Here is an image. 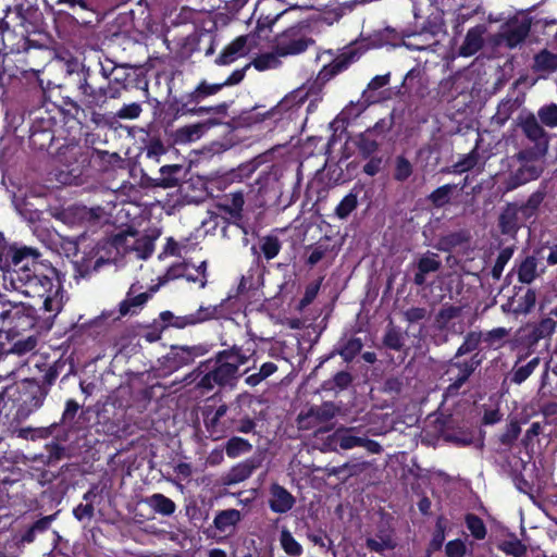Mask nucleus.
<instances>
[{
    "label": "nucleus",
    "instance_id": "72a5a7b5",
    "mask_svg": "<svg viewBox=\"0 0 557 557\" xmlns=\"http://www.w3.org/2000/svg\"><path fill=\"white\" fill-rule=\"evenodd\" d=\"M357 207V196L352 193L344 197L336 208V214L341 219L347 218Z\"/></svg>",
    "mask_w": 557,
    "mask_h": 557
},
{
    "label": "nucleus",
    "instance_id": "338daca9",
    "mask_svg": "<svg viewBox=\"0 0 557 557\" xmlns=\"http://www.w3.org/2000/svg\"><path fill=\"white\" fill-rule=\"evenodd\" d=\"M323 258V251L315 249L308 257V263L311 265L317 264Z\"/></svg>",
    "mask_w": 557,
    "mask_h": 557
},
{
    "label": "nucleus",
    "instance_id": "de8ad7c7",
    "mask_svg": "<svg viewBox=\"0 0 557 557\" xmlns=\"http://www.w3.org/2000/svg\"><path fill=\"white\" fill-rule=\"evenodd\" d=\"M500 548L508 555H512L515 557H520L524 553V547L520 542H504L500 545Z\"/></svg>",
    "mask_w": 557,
    "mask_h": 557
},
{
    "label": "nucleus",
    "instance_id": "0e129e2a",
    "mask_svg": "<svg viewBox=\"0 0 557 557\" xmlns=\"http://www.w3.org/2000/svg\"><path fill=\"white\" fill-rule=\"evenodd\" d=\"M178 249H180L178 244H177L176 242H174L173 239H171V238H170V239L168 240L166 246H165V250H164V252H165V253H169V255H173V256H174V255H180Z\"/></svg>",
    "mask_w": 557,
    "mask_h": 557
},
{
    "label": "nucleus",
    "instance_id": "7c9ffc66",
    "mask_svg": "<svg viewBox=\"0 0 557 557\" xmlns=\"http://www.w3.org/2000/svg\"><path fill=\"white\" fill-rule=\"evenodd\" d=\"M466 524H467V528L469 529V531L471 532V534L476 539V540H483L486 535V528L483 523V521L474 516V515H468L466 517Z\"/></svg>",
    "mask_w": 557,
    "mask_h": 557
},
{
    "label": "nucleus",
    "instance_id": "b1692460",
    "mask_svg": "<svg viewBox=\"0 0 557 557\" xmlns=\"http://www.w3.org/2000/svg\"><path fill=\"white\" fill-rule=\"evenodd\" d=\"M172 354L175 359H177L181 363H188L193 361L196 357L201 356L203 350L201 347H188V346H176L173 347Z\"/></svg>",
    "mask_w": 557,
    "mask_h": 557
},
{
    "label": "nucleus",
    "instance_id": "09e8293b",
    "mask_svg": "<svg viewBox=\"0 0 557 557\" xmlns=\"http://www.w3.org/2000/svg\"><path fill=\"white\" fill-rule=\"evenodd\" d=\"M141 112V108L138 103H131L127 106H124L120 112L119 116L121 119H136L139 116Z\"/></svg>",
    "mask_w": 557,
    "mask_h": 557
},
{
    "label": "nucleus",
    "instance_id": "c9c22d12",
    "mask_svg": "<svg viewBox=\"0 0 557 557\" xmlns=\"http://www.w3.org/2000/svg\"><path fill=\"white\" fill-rule=\"evenodd\" d=\"M447 557H465L467 554V545L462 540L449 541L445 546Z\"/></svg>",
    "mask_w": 557,
    "mask_h": 557
},
{
    "label": "nucleus",
    "instance_id": "3c124183",
    "mask_svg": "<svg viewBox=\"0 0 557 557\" xmlns=\"http://www.w3.org/2000/svg\"><path fill=\"white\" fill-rule=\"evenodd\" d=\"M428 312L423 308H410L405 312V317L409 322H418L426 317Z\"/></svg>",
    "mask_w": 557,
    "mask_h": 557
},
{
    "label": "nucleus",
    "instance_id": "4d7b16f0",
    "mask_svg": "<svg viewBox=\"0 0 557 557\" xmlns=\"http://www.w3.org/2000/svg\"><path fill=\"white\" fill-rule=\"evenodd\" d=\"M276 370H277V367L275 363L265 362L261 366L259 373H260L261 377L267 379L270 375H272Z\"/></svg>",
    "mask_w": 557,
    "mask_h": 557
},
{
    "label": "nucleus",
    "instance_id": "c03bdc74",
    "mask_svg": "<svg viewBox=\"0 0 557 557\" xmlns=\"http://www.w3.org/2000/svg\"><path fill=\"white\" fill-rule=\"evenodd\" d=\"M227 203L225 205L232 214H239L244 206V196L242 193H233L226 199Z\"/></svg>",
    "mask_w": 557,
    "mask_h": 557
},
{
    "label": "nucleus",
    "instance_id": "13d9d810",
    "mask_svg": "<svg viewBox=\"0 0 557 557\" xmlns=\"http://www.w3.org/2000/svg\"><path fill=\"white\" fill-rule=\"evenodd\" d=\"M244 77V73L242 71H235L225 82L221 83L222 88L224 86H231L238 84Z\"/></svg>",
    "mask_w": 557,
    "mask_h": 557
},
{
    "label": "nucleus",
    "instance_id": "052dcab7",
    "mask_svg": "<svg viewBox=\"0 0 557 557\" xmlns=\"http://www.w3.org/2000/svg\"><path fill=\"white\" fill-rule=\"evenodd\" d=\"M360 447H364L373 454H377L381 450V446L379 443L366 438H362V444Z\"/></svg>",
    "mask_w": 557,
    "mask_h": 557
},
{
    "label": "nucleus",
    "instance_id": "9d476101",
    "mask_svg": "<svg viewBox=\"0 0 557 557\" xmlns=\"http://www.w3.org/2000/svg\"><path fill=\"white\" fill-rule=\"evenodd\" d=\"M256 354V343L247 341L243 346H233L230 349L219 352L222 360L233 363L235 370L238 372L240 366L246 364Z\"/></svg>",
    "mask_w": 557,
    "mask_h": 557
},
{
    "label": "nucleus",
    "instance_id": "79ce46f5",
    "mask_svg": "<svg viewBox=\"0 0 557 557\" xmlns=\"http://www.w3.org/2000/svg\"><path fill=\"white\" fill-rule=\"evenodd\" d=\"M478 163V153L475 151L467 154L462 160L457 162L454 165V171L456 173H463L470 169H472Z\"/></svg>",
    "mask_w": 557,
    "mask_h": 557
},
{
    "label": "nucleus",
    "instance_id": "cd10ccee",
    "mask_svg": "<svg viewBox=\"0 0 557 557\" xmlns=\"http://www.w3.org/2000/svg\"><path fill=\"white\" fill-rule=\"evenodd\" d=\"M456 189V185L447 184L435 189L431 195L430 199L436 207H443L449 202L453 191Z\"/></svg>",
    "mask_w": 557,
    "mask_h": 557
},
{
    "label": "nucleus",
    "instance_id": "bb28decb",
    "mask_svg": "<svg viewBox=\"0 0 557 557\" xmlns=\"http://www.w3.org/2000/svg\"><path fill=\"white\" fill-rule=\"evenodd\" d=\"M442 32H443L442 25H437L435 27V29L432 30V33H431L432 41L425 42L423 40V38L426 37L429 34L428 33H423V34L410 37L407 46L412 48V49H417V50L426 49V48L433 46L435 42H437V39L435 38V36L438 35Z\"/></svg>",
    "mask_w": 557,
    "mask_h": 557
},
{
    "label": "nucleus",
    "instance_id": "4be33fe9",
    "mask_svg": "<svg viewBox=\"0 0 557 557\" xmlns=\"http://www.w3.org/2000/svg\"><path fill=\"white\" fill-rule=\"evenodd\" d=\"M222 89L221 84H208L207 82H201L195 90L188 94V99L190 102H199L205 98L215 95Z\"/></svg>",
    "mask_w": 557,
    "mask_h": 557
},
{
    "label": "nucleus",
    "instance_id": "774afa93",
    "mask_svg": "<svg viewBox=\"0 0 557 557\" xmlns=\"http://www.w3.org/2000/svg\"><path fill=\"white\" fill-rule=\"evenodd\" d=\"M547 263L550 265L557 264V246L550 247L548 256L546 257Z\"/></svg>",
    "mask_w": 557,
    "mask_h": 557
},
{
    "label": "nucleus",
    "instance_id": "6ab92c4d",
    "mask_svg": "<svg viewBox=\"0 0 557 557\" xmlns=\"http://www.w3.org/2000/svg\"><path fill=\"white\" fill-rule=\"evenodd\" d=\"M146 503L156 512L161 513L163 516H170L176 509V505L174 504V502L162 494L151 495L146 499Z\"/></svg>",
    "mask_w": 557,
    "mask_h": 557
},
{
    "label": "nucleus",
    "instance_id": "4c0bfd02",
    "mask_svg": "<svg viewBox=\"0 0 557 557\" xmlns=\"http://www.w3.org/2000/svg\"><path fill=\"white\" fill-rule=\"evenodd\" d=\"M281 245L277 238L267 237L263 239L261 250L267 259H273L280 252Z\"/></svg>",
    "mask_w": 557,
    "mask_h": 557
},
{
    "label": "nucleus",
    "instance_id": "680f3d73",
    "mask_svg": "<svg viewBox=\"0 0 557 557\" xmlns=\"http://www.w3.org/2000/svg\"><path fill=\"white\" fill-rule=\"evenodd\" d=\"M51 520H52L51 516L50 517H45V518L38 520L37 522H35L32 528L35 529L36 532L37 531H44V530H46L49 527Z\"/></svg>",
    "mask_w": 557,
    "mask_h": 557
},
{
    "label": "nucleus",
    "instance_id": "20e7f679",
    "mask_svg": "<svg viewBox=\"0 0 557 557\" xmlns=\"http://www.w3.org/2000/svg\"><path fill=\"white\" fill-rule=\"evenodd\" d=\"M530 30V23L525 17H513L502 26L500 32L494 36L495 46L515 48L520 45Z\"/></svg>",
    "mask_w": 557,
    "mask_h": 557
},
{
    "label": "nucleus",
    "instance_id": "5fc2aeb1",
    "mask_svg": "<svg viewBox=\"0 0 557 557\" xmlns=\"http://www.w3.org/2000/svg\"><path fill=\"white\" fill-rule=\"evenodd\" d=\"M382 160L380 158H372L364 166L363 171L370 176L375 175L379 173L381 169Z\"/></svg>",
    "mask_w": 557,
    "mask_h": 557
},
{
    "label": "nucleus",
    "instance_id": "e2e57ef3",
    "mask_svg": "<svg viewBox=\"0 0 557 557\" xmlns=\"http://www.w3.org/2000/svg\"><path fill=\"white\" fill-rule=\"evenodd\" d=\"M342 14L338 12V9L336 8L332 12H326L323 15V21L326 22L329 25L333 24L335 21H338Z\"/></svg>",
    "mask_w": 557,
    "mask_h": 557
},
{
    "label": "nucleus",
    "instance_id": "423d86ee",
    "mask_svg": "<svg viewBox=\"0 0 557 557\" xmlns=\"http://www.w3.org/2000/svg\"><path fill=\"white\" fill-rule=\"evenodd\" d=\"M113 244L117 251L123 250L129 259H146L153 251V243L149 237H137L133 233L117 236Z\"/></svg>",
    "mask_w": 557,
    "mask_h": 557
},
{
    "label": "nucleus",
    "instance_id": "0eeeda50",
    "mask_svg": "<svg viewBox=\"0 0 557 557\" xmlns=\"http://www.w3.org/2000/svg\"><path fill=\"white\" fill-rule=\"evenodd\" d=\"M238 377L233 363L222 360L218 354L214 367L199 381V386L211 389L214 385L230 384Z\"/></svg>",
    "mask_w": 557,
    "mask_h": 557
},
{
    "label": "nucleus",
    "instance_id": "864d4df0",
    "mask_svg": "<svg viewBox=\"0 0 557 557\" xmlns=\"http://www.w3.org/2000/svg\"><path fill=\"white\" fill-rule=\"evenodd\" d=\"M74 516L78 519V520H83L85 518H91L92 516V512H94V508L91 505H78L75 509H74Z\"/></svg>",
    "mask_w": 557,
    "mask_h": 557
},
{
    "label": "nucleus",
    "instance_id": "a18cd8bd",
    "mask_svg": "<svg viewBox=\"0 0 557 557\" xmlns=\"http://www.w3.org/2000/svg\"><path fill=\"white\" fill-rule=\"evenodd\" d=\"M367 546L374 552L383 553L385 549H392L394 547L393 541L389 537L386 539H369Z\"/></svg>",
    "mask_w": 557,
    "mask_h": 557
},
{
    "label": "nucleus",
    "instance_id": "69168bd1",
    "mask_svg": "<svg viewBox=\"0 0 557 557\" xmlns=\"http://www.w3.org/2000/svg\"><path fill=\"white\" fill-rule=\"evenodd\" d=\"M281 16V14H276L275 16L273 17H270V16H267L264 17L263 20H259L258 22V28L261 30L263 29L264 27H268L270 26L271 24H273L278 17Z\"/></svg>",
    "mask_w": 557,
    "mask_h": 557
},
{
    "label": "nucleus",
    "instance_id": "412c9836",
    "mask_svg": "<svg viewBox=\"0 0 557 557\" xmlns=\"http://www.w3.org/2000/svg\"><path fill=\"white\" fill-rule=\"evenodd\" d=\"M355 59V55H351L349 60L346 57H339L335 59L329 65L323 66V69L319 73V79L327 81L334 75L338 74L343 70H345L348 64Z\"/></svg>",
    "mask_w": 557,
    "mask_h": 557
},
{
    "label": "nucleus",
    "instance_id": "dca6fc26",
    "mask_svg": "<svg viewBox=\"0 0 557 557\" xmlns=\"http://www.w3.org/2000/svg\"><path fill=\"white\" fill-rule=\"evenodd\" d=\"M362 437L352 434V429H338L330 437V445L333 449H351L360 447Z\"/></svg>",
    "mask_w": 557,
    "mask_h": 557
},
{
    "label": "nucleus",
    "instance_id": "c85d7f7f",
    "mask_svg": "<svg viewBox=\"0 0 557 557\" xmlns=\"http://www.w3.org/2000/svg\"><path fill=\"white\" fill-rule=\"evenodd\" d=\"M536 261L533 257L527 258L520 265L519 280L522 283H531L536 277Z\"/></svg>",
    "mask_w": 557,
    "mask_h": 557
},
{
    "label": "nucleus",
    "instance_id": "2f4dec72",
    "mask_svg": "<svg viewBox=\"0 0 557 557\" xmlns=\"http://www.w3.org/2000/svg\"><path fill=\"white\" fill-rule=\"evenodd\" d=\"M447 528V522L444 518H438L436 521L435 532L433 534V537L430 542V549L431 550H438L445 541V530Z\"/></svg>",
    "mask_w": 557,
    "mask_h": 557
},
{
    "label": "nucleus",
    "instance_id": "f3484780",
    "mask_svg": "<svg viewBox=\"0 0 557 557\" xmlns=\"http://www.w3.org/2000/svg\"><path fill=\"white\" fill-rule=\"evenodd\" d=\"M249 36H240L230 44L218 59L222 65L230 64L247 53V41Z\"/></svg>",
    "mask_w": 557,
    "mask_h": 557
},
{
    "label": "nucleus",
    "instance_id": "473e14b6",
    "mask_svg": "<svg viewBox=\"0 0 557 557\" xmlns=\"http://www.w3.org/2000/svg\"><path fill=\"white\" fill-rule=\"evenodd\" d=\"M539 363H540V359L539 358H533L525 366H522V367L518 368L513 372L512 381L516 384H521L522 382H524L533 373V371L536 369Z\"/></svg>",
    "mask_w": 557,
    "mask_h": 557
},
{
    "label": "nucleus",
    "instance_id": "f704fd0d",
    "mask_svg": "<svg viewBox=\"0 0 557 557\" xmlns=\"http://www.w3.org/2000/svg\"><path fill=\"white\" fill-rule=\"evenodd\" d=\"M539 116L541 122L548 126V127H555L557 126V106L550 104L547 107L542 108L539 111Z\"/></svg>",
    "mask_w": 557,
    "mask_h": 557
},
{
    "label": "nucleus",
    "instance_id": "603ef678",
    "mask_svg": "<svg viewBox=\"0 0 557 557\" xmlns=\"http://www.w3.org/2000/svg\"><path fill=\"white\" fill-rule=\"evenodd\" d=\"M389 82V75H377L374 78L371 79V82L368 85V90L364 92L367 94L369 90H376L385 85H387Z\"/></svg>",
    "mask_w": 557,
    "mask_h": 557
},
{
    "label": "nucleus",
    "instance_id": "ddd939ff",
    "mask_svg": "<svg viewBox=\"0 0 557 557\" xmlns=\"http://www.w3.org/2000/svg\"><path fill=\"white\" fill-rule=\"evenodd\" d=\"M528 154V152L519 154L521 165L516 175V185L524 184L539 177L543 170L541 162L536 159H529Z\"/></svg>",
    "mask_w": 557,
    "mask_h": 557
},
{
    "label": "nucleus",
    "instance_id": "5701e85b",
    "mask_svg": "<svg viewBox=\"0 0 557 557\" xmlns=\"http://www.w3.org/2000/svg\"><path fill=\"white\" fill-rule=\"evenodd\" d=\"M280 544L283 550L289 556L297 557L302 554L301 545L295 540L287 529H282Z\"/></svg>",
    "mask_w": 557,
    "mask_h": 557
},
{
    "label": "nucleus",
    "instance_id": "aec40b11",
    "mask_svg": "<svg viewBox=\"0 0 557 557\" xmlns=\"http://www.w3.org/2000/svg\"><path fill=\"white\" fill-rule=\"evenodd\" d=\"M534 70L541 73H552L557 70V54L547 50L541 51L534 58Z\"/></svg>",
    "mask_w": 557,
    "mask_h": 557
},
{
    "label": "nucleus",
    "instance_id": "f257e3e1",
    "mask_svg": "<svg viewBox=\"0 0 557 557\" xmlns=\"http://www.w3.org/2000/svg\"><path fill=\"white\" fill-rule=\"evenodd\" d=\"M12 263L13 269L7 276L12 288L27 297L40 299L47 312H60L64 296L55 271L44 269L28 249L15 251Z\"/></svg>",
    "mask_w": 557,
    "mask_h": 557
},
{
    "label": "nucleus",
    "instance_id": "58836bf2",
    "mask_svg": "<svg viewBox=\"0 0 557 557\" xmlns=\"http://www.w3.org/2000/svg\"><path fill=\"white\" fill-rule=\"evenodd\" d=\"M418 267L422 273L435 272L440 267V261L435 255L428 253L419 260Z\"/></svg>",
    "mask_w": 557,
    "mask_h": 557
},
{
    "label": "nucleus",
    "instance_id": "9b49d317",
    "mask_svg": "<svg viewBox=\"0 0 557 557\" xmlns=\"http://www.w3.org/2000/svg\"><path fill=\"white\" fill-rule=\"evenodd\" d=\"M138 288L133 284L127 293V297L120 304V314L127 315L136 313L148 299L157 292V287H152L150 292L136 294Z\"/></svg>",
    "mask_w": 557,
    "mask_h": 557
},
{
    "label": "nucleus",
    "instance_id": "c756f323",
    "mask_svg": "<svg viewBox=\"0 0 557 557\" xmlns=\"http://www.w3.org/2000/svg\"><path fill=\"white\" fill-rule=\"evenodd\" d=\"M522 128L532 140H539L544 136V131L534 116L527 117L522 123Z\"/></svg>",
    "mask_w": 557,
    "mask_h": 557
},
{
    "label": "nucleus",
    "instance_id": "a19ab883",
    "mask_svg": "<svg viewBox=\"0 0 557 557\" xmlns=\"http://www.w3.org/2000/svg\"><path fill=\"white\" fill-rule=\"evenodd\" d=\"M304 102V97L299 94H290L286 96L278 104H277V111H288L293 109L294 107H299Z\"/></svg>",
    "mask_w": 557,
    "mask_h": 557
},
{
    "label": "nucleus",
    "instance_id": "37998d69",
    "mask_svg": "<svg viewBox=\"0 0 557 557\" xmlns=\"http://www.w3.org/2000/svg\"><path fill=\"white\" fill-rule=\"evenodd\" d=\"M480 343V335L476 333H470L467 335L463 344L458 348L456 356H462L476 348Z\"/></svg>",
    "mask_w": 557,
    "mask_h": 557
},
{
    "label": "nucleus",
    "instance_id": "ea45409f",
    "mask_svg": "<svg viewBox=\"0 0 557 557\" xmlns=\"http://www.w3.org/2000/svg\"><path fill=\"white\" fill-rule=\"evenodd\" d=\"M476 364H478V362L475 364L474 363H471V364L466 363V364L461 366L459 368V375H458L456 382L448 387V391L449 392L457 391L467 381V379L473 372L474 367Z\"/></svg>",
    "mask_w": 557,
    "mask_h": 557
},
{
    "label": "nucleus",
    "instance_id": "e433bc0d",
    "mask_svg": "<svg viewBox=\"0 0 557 557\" xmlns=\"http://www.w3.org/2000/svg\"><path fill=\"white\" fill-rule=\"evenodd\" d=\"M556 327V322L550 319L542 320L539 325L534 329V337L535 339L545 338L550 336Z\"/></svg>",
    "mask_w": 557,
    "mask_h": 557
},
{
    "label": "nucleus",
    "instance_id": "7ed1b4c3",
    "mask_svg": "<svg viewBox=\"0 0 557 557\" xmlns=\"http://www.w3.org/2000/svg\"><path fill=\"white\" fill-rule=\"evenodd\" d=\"M222 315V305L200 306L199 309L186 315H175L171 311L160 313V319L165 327L172 326L184 329L186 326L203 323L209 320L219 319Z\"/></svg>",
    "mask_w": 557,
    "mask_h": 557
},
{
    "label": "nucleus",
    "instance_id": "8fccbe9b",
    "mask_svg": "<svg viewBox=\"0 0 557 557\" xmlns=\"http://www.w3.org/2000/svg\"><path fill=\"white\" fill-rule=\"evenodd\" d=\"M384 343L386 346L393 349H399L403 345L400 334L395 330H389L384 338Z\"/></svg>",
    "mask_w": 557,
    "mask_h": 557
},
{
    "label": "nucleus",
    "instance_id": "a211bd4d",
    "mask_svg": "<svg viewBox=\"0 0 557 557\" xmlns=\"http://www.w3.org/2000/svg\"><path fill=\"white\" fill-rule=\"evenodd\" d=\"M240 518V512L236 509L223 510L215 516L214 525L219 531L228 533L233 531Z\"/></svg>",
    "mask_w": 557,
    "mask_h": 557
},
{
    "label": "nucleus",
    "instance_id": "393cba45",
    "mask_svg": "<svg viewBox=\"0 0 557 557\" xmlns=\"http://www.w3.org/2000/svg\"><path fill=\"white\" fill-rule=\"evenodd\" d=\"M226 454L231 458H236L251 450V444L242 437H232L226 443Z\"/></svg>",
    "mask_w": 557,
    "mask_h": 557
},
{
    "label": "nucleus",
    "instance_id": "a878e982",
    "mask_svg": "<svg viewBox=\"0 0 557 557\" xmlns=\"http://www.w3.org/2000/svg\"><path fill=\"white\" fill-rule=\"evenodd\" d=\"M252 473V467L247 463H239L235 466L226 475L225 483L226 484H236L243 482L247 478H249Z\"/></svg>",
    "mask_w": 557,
    "mask_h": 557
},
{
    "label": "nucleus",
    "instance_id": "1a4fd4ad",
    "mask_svg": "<svg viewBox=\"0 0 557 557\" xmlns=\"http://www.w3.org/2000/svg\"><path fill=\"white\" fill-rule=\"evenodd\" d=\"M3 319H9L15 322V326L21 330H26L35 324V309L32 305L24 302L14 304L10 310L2 314Z\"/></svg>",
    "mask_w": 557,
    "mask_h": 557
},
{
    "label": "nucleus",
    "instance_id": "bf43d9fd",
    "mask_svg": "<svg viewBox=\"0 0 557 557\" xmlns=\"http://www.w3.org/2000/svg\"><path fill=\"white\" fill-rule=\"evenodd\" d=\"M253 428H255L253 421L251 419L247 418V419H243L239 422L237 431L242 432V433H249L253 430Z\"/></svg>",
    "mask_w": 557,
    "mask_h": 557
},
{
    "label": "nucleus",
    "instance_id": "2eb2a0df",
    "mask_svg": "<svg viewBox=\"0 0 557 557\" xmlns=\"http://www.w3.org/2000/svg\"><path fill=\"white\" fill-rule=\"evenodd\" d=\"M214 124V122H202L183 126L175 132V141L178 144L196 141Z\"/></svg>",
    "mask_w": 557,
    "mask_h": 557
},
{
    "label": "nucleus",
    "instance_id": "f8f14e48",
    "mask_svg": "<svg viewBox=\"0 0 557 557\" xmlns=\"http://www.w3.org/2000/svg\"><path fill=\"white\" fill-rule=\"evenodd\" d=\"M485 34V25H476L470 28L466 34L465 40L459 49V53L463 57H471L475 54L483 46Z\"/></svg>",
    "mask_w": 557,
    "mask_h": 557
},
{
    "label": "nucleus",
    "instance_id": "f03ea898",
    "mask_svg": "<svg viewBox=\"0 0 557 557\" xmlns=\"http://www.w3.org/2000/svg\"><path fill=\"white\" fill-rule=\"evenodd\" d=\"M543 197L533 194L521 205L509 203L499 214L498 225L503 234L515 236L518 230L536 216Z\"/></svg>",
    "mask_w": 557,
    "mask_h": 557
},
{
    "label": "nucleus",
    "instance_id": "6e6d98bb",
    "mask_svg": "<svg viewBox=\"0 0 557 557\" xmlns=\"http://www.w3.org/2000/svg\"><path fill=\"white\" fill-rule=\"evenodd\" d=\"M509 257H510V253H507L506 251H503L499 255V257L497 259V262H496V264H495V267L493 269V275L495 277H498L500 275V272H502L506 261L509 259Z\"/></svg>",
    "mask_w": 557,
    "mask_h": 557
},
{
    "label": "nucleus",
    "instance_id": "6e6552de",
    "mask_svg": "<svg viewBox=\"0 0 557 557\" xmlns=\"http://www.w3.org/2000/svg\"><path fill=\"white\" fill-rule=\"evenodd\" d=\"M472 315L461 307L443 308L436 317V325L442 330H453L462 333L471 323Z\"/></svg>",
    "mask_w": 557,
    "mask_h": 557
},
{
    "label": "nucleus",
    "instance_id": "4468645a",
    "mask_svg": "<svg viewBox=\"0 0 557 557\" xmlns=\"http://www.w3.org/2000/svg\"><path fill=\"white\" fill-rule=\"evenodd\" d=\"M295 499L293 495L284 487L274 484L270 491V508L274 512L284 513L290 510L294 506Z\"/></svg>",
    "mask_w": 557,
    "mask_h": 557
},
{
    "label": "nucleus",
    "instance_id": "49530a36",
    "mask_svg": "<svg viewBox=\"0 0 557 557\" xmlns=\"http://www.w3.org/2000/svg\"><path fill=\"white\" fill-rule=\"evenodd\" d=\"M410 174H411L410 163L406 159L399 158L397 160V164H396L395 178L398 181H405L406 178H408L410 176Z\"/></svg>",
    "mask_w": 557,
    "mask_h": 557
},
{
    "label": "nucleus",
    "instance_id": "39448f33",
    "mask_svg": "<svg viewBox=\"0 0 557 557\" xmlns=\"http://www.w3.org/2000/svg\"><path fill=\"white\" fill-rule=\"evenodd\" d=\"M311 42L302 28L293 27L277 37L275 51L282 57L294 55L304 52Z\"/></svg>",
    "mask_w": 557,
    "mask_h": 557
}]
</instances>
